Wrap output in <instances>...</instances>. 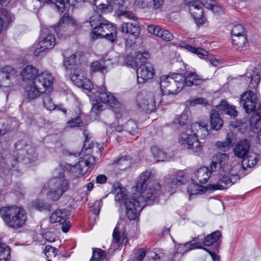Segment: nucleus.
Listing matches in <instances>:
<instances>
[{"mask_svg": "<svg viewBox=\"0 0 261 261\" xmlns=\"http://www.w3.org/2000/svg\"><path fill=\"white\" fill-rule=\"evenodd\" d=\"M208 125L203 122L193 123L190 128L182 132L178 137L180 144L186 147L191 153L199 155L202 152L203 145L198 137L203 139L209 135Z\"/></svg>", "mask_w": 261, "mask_h": 261, "instance_id": "obj_1", "label": "nucleus"}, {"mask_svg": "<svg viewBox=\"0 0 261 261\" xmlns=\"http://www.w3.org/2000/svg\"><path fill=\"white\" fill-rule=\"evenodd\" d=\"M150 175L148 171L142 172L138 177L135 186L136 190L141 193L140 196H142L144 202L149 204L155 201L161 193V185L158 181H150L147 188V182Z\"/></svg>", "mask_w": 261, "mask_h": 261, "instance_id": "obj_2", "label": "nucleus"}, {"mask_svg": "<svg viewBox=\"0 0 261 261\" xmlns=\"http://www.w3.org/2000/svg\"><path fill=\"white\" fill-rule=\"evenodd\" d=\"M101 16L97 13L90 18L91 27H94L90 33L92 40L103 37L107 40L114 42L117 38L116 28L107 20H101Z\"/></svg>", "mask_w": 261, "mask_h": 261, "instance_id": "obj_3", "label": "nucleus"}, {"mask_svg": "<svg viewBox=\"0 0 261 261\" xmlns=\"http://www.w3.org/2000/svg\"><path fill=\"white\" fill-rule=\"evenodd\" d=\"M64 170L61 166L57 167L54 171V177L47 182L49 190L46 193L47 198L58 200L69 189V181L64 175Z\"/></svg>", "mask_w": 261, "mask_h": 261, "instance_id": "obj_4", "label": "nucleus"}, {"mask_svg": "<svg viewBox=\"0 0 261 261\" xmlns=\"http://www.w3.org/2000/svg\"><path fill=\"white\" fill-rule=\"evenodd\" d=\"M0 215L6 225L14 229L23 226L27 220L25 211L16 206L1 208Z\"/></svg>", "mask_w": 261, "mask_h": 261, "instance_id": "obj_5", "label": "nucleus"}, {"mask_svg": "<svg viewBox=\"0 0 261 261\" xmlns=\"http://www.w3.org/2000/svg\"><path fill=\"white\" fill-rule=\"evenodd\" d=\"M186 4L189 6V11L193 16L197 24H203L204 19L202 17L203 7L211 10L214 13L221 12V7L215 1L205 0H185Z\"/></svg>", "mask_w": 261, "mask_h": 261, "instance_id": "obj_6", "label": "nucleus"}, {"mask_svg": "<svg viewBox=\"0 0 261 261\" xmlns=\"http://www.w3.org/2000/svg\"><path fill=\"white\" fill-rule=\"evenodd\" d=\"M182 74L177 73L172 76L163 75L160 77V88L164 94H177L184 87Z\"/></svg>", "mask_w": 261, "mask_h": 261, "instance_id": "obj_7", "label": "nucleus"}, {"mask_svg": "<svg viewBox=\"0 0 261 261\" xmlns=\"http://www.w3.org/2000/svg\"><path fill=\"white\" fill-rule=\"evenodd\" d=\"M122 200L125 205L126 215L130 220L136 219L142 208L145 205L142 196H135L133 198H125Z\"/></svg>", "mask_w": 261, "mask_h": 261, "instance_id": "obj_8", "label": "nucleus"}, {"mask_svg": "<svg viewBox=\"0 0 261 261\" xmlns=\"http://www.w3.org/2000/svg\"><path fill=\"white\" fill-rule=\"evenodd\" d=\"M161 96L160 94L155 95L153 93L140 94L138 96V106L146 113L152 112L155 108L156 103H161Z\"/></svg>", "mask_w": 261, "mask_h": 261, "instance_id": "obj_9", "label": "nucleus"}, {"mask_svg": "<svg viewBox=\"0 0 261 261\" xmlns=\"http://www.w3.org/2000/svg\"><path fill=\"white\" fill-rule=\"evenodd\" d=\"M257 95L251 90L244 92L240 98V105L242 107L245 112L248 114L256 111L257 103Z\"/></svg>", "mask_w": 261, "mask_h": 261, "instance_id": "obj_10", "label": "nucleus"}, {"mask_svg": "<svg viewBox=\"0 0 261 261\" xmlns=\"http://www.w3.org/2000/svg\"><path fill=\"white\" fill-rule=\"evenodd\" d=\"M18 72L13 67L7 66L0 69V87L13 86L17 82Z\"/></svg>", "mask_w": 261, "mask_h": 261, "instance_id": "obj_11", "label": "nucleus"}, {"mask_svg": "<svg viewBox=\"0 0 261 261\" xmlns=\"http://www.w3.org/2000/svg\"><path fill=\"white\" fill-rule=\"evenodd\" d=\"M97 93L100 102L109 106L112 108H117L120 103L116 96L111 92H109L105 86L97 88Z\"/></svg>", "mask_w": 261, "mask_h": 261, "instance_id": "obj_12", "label": "nucleus"}, {"mask_svg": "<svg viewBox=\"0 0 261 261\" xmlns=\"http://www.w3.org/2000/svg\"><path fill=\"white\" fill-rule=\"evenodd\" d=\"M56 44V38L54 35L49 34L43 38L39 42L34 44V55L38 56L44 52L53 48Z\"/></svg>", "mask_w": 261, "mask_h": 261, "instance_id": "obj_13", "label": "nucleus"}, {"mask_svg": "<svg viewBox=\"0 0 261 261\" xmlns=\"http://www.w3.org/2000/svg\"><path fill=\"white\" fill-rule=\"evenodd\" d=\"M54 77L51 74L47 71L38 74L34 82L37 86L42 89L45 93L48 94L51 92Z\"/></svg>", "mask_w": 261, "mask_h": 261, "instance_id": "obj_14", "label": "nucleus"}, {"mask_svg": "<svg viewBox=\"0 0 261 261\" xmlns=\"http://www.w3.org/2000/svg\"><path fill=\"white\" fill-rule=\"evenodd\" d=\"M250 126L251 130L257 134L256 142L261 144V104L252 114L250 120Z\"/></svg>", "mask_w": 261, "mask_h": 261, "instance_id": "obj_15", "label": "nucleus"}, {"mask_svg": "<svg viewBox=\"0 0 261 261\" xmlns=\"http://www.w3.org/2000/svg\"><path fill=\"white\" fill-rule=\"evenodd\" d=\"M69 212L67 210H58L56 211L50 217V221L52 223L59 222L62 224V229L63 232H67L69 229V226L67 221Z\"/></svg>", "mask_w": 261, "mask_h": 261, "instance_id": "obj_16", "label": "nucleus"}, {"mask_svg": "<svg viewBox=\"0 0 261 261\" xmlns=\"http://www.w3.org/2000/svg\"><path fill=\"white\" fill-rule=\"evenodd\" d=\"M154 74V69L151 63H147L145 65H141L137 70L138 82L144 83L151 79Z\"/></svg>", "mask_w": 261, "mask_h": 261, "instance_id": "obj_17", "label": "nucleus"}, {"mask_svg": "<svg viewBox=\"0 0 261 261\" xmlns=\"http://www.w3.org/2000/svg\"><path fill=\"white\" fill-rule=\"evenodd\" d=\"M250 147V143L246 139L238 141L233 149L234 155L239 158L242 159L248 154Z\"/></svg>", "mask_w": 261, "mask_h": 261, "instance_id": "obj_18", "label": "nucleus"}, {"mask_svg": "<svg viewBox=\"0 0 261 261\" xmlns=\"http://www.w3.org/2000/svg\"><path fill=\"white\" fill-rule=\"evenodd\" d=\"M211 172L206 167H201L197 170L192 177V180L199 184H205L209 179Z\"/></svg>", "mask_w": 261, "mask_h": 261, "instance_id": "obj_19", "label": "nucleus"}, {"mask_svg": "<svg viewBox=\"0 0 261 261\" xmlns=\"http://www.w3.org/2000/svg\"><path fill=\"white\" fill-rule=\"evenodd\" d=\"M232 179L228 175H223L219 177V180L214 181L207 186L208 190H224L231 186Z\"/></svg>", "mask_w": 261, "mask_h": 261, "instance_id": "obj_20", "label": "nucleus"}, {"mask_svg": "<svg viewBox=\"0 0 261 261\" xmlns=\"http://www.w3.org/2000/svg\"><path fill=\"white\" fill-rule=\"evenodd\" d=\"M183 76L185 80L184 86L189 87L201 85L205 81L196 72L186 71Z\"/></svg>", "mask_w": 261, "mask_h": 261, "instance_id": "obj_21", "label": "nucleus"}, {"mask_svg": "<svg viewBox=\"0 0 261 261\" xmlns=\"http://www.w3.org/2000/svg\"><path fill=\"white\" fill-rule=\"evenodd\" d=\"M236 141V137L232 132H228L224 141H218L216 142L215 146L222 151H226L233 146Z\"/></svg>", "mask_w": 261, "mask_h": 261, "instance_id": "obj_22", "label": "nucleus"}, {"mask_svg": "<svg viewBox=\"0 0 261 261\" xmlns=\"http://www.w3.org/2000/svg\"><path fill=\"white\" fill-rule=\"evenodd\" d=\"M38 70L36 67L32 65H28L23 69L20 75L21 76L23 81H30V83H31L35 80L38 74Z\"/></svg>", "mask_w": 261, "mask_h": 261, "instance_id": "obj_23", "label": "nucleus"}, {"mask_svg": "<svg viewBox=\"0 0 261 261\" xmlns=\"http://www.w3.org/2000/svg\"><path fill=\"white\" fill-rule=\"evenodd\" d=\"M60 26L58 29L61 28L62 24H66L69 27H71V29L74 33H76L81 30L82 25L81 23H78L74 19L69 16L68 14L65 13L59 21Z\"/></svg>", "mask_w": 261, "mask_h": 261, "instance_id": "obj_24", "label": "nucleus"}, {"mask_svg": "<svg viewBox=\"0 0 261 261\" xmlns=\"http://www.w3.org/2000/svg\"><path fill=\"white\" fill-rule=\"evenodd\" d=\"M42 93L45 92L42 89H40L35 82L30 83L25 87V96L28 99H34L39 97Z\"/></svg>", "mask_w": 261, "mask_h": 261, "instance_id": "obj_25", "label": "nucleus"}, {"mask_svg": "<svg viewBox=\"0 0 261 261\" xmlns=\"http://www.w3.org/2000/svg\"><path fill=\"white\" fill-rule=\"evenodd\" d=\"M120 31L123 33L131 34L137 37L140 33V29L137 23H133L132 22H125L121 24Z\"/></svg>", "mask_w": 261, "mask_h": 261, "instance_id": "obj_26", "label": "nucleus"}, {"mask_svg": "<svg viewBox=\"0 0 261 261\" xmlns=\"http://www.w3.org/2000/svg\"><path fill=\"white\" fill-rule=\"evenodd\" d=\"M22 151V154L24 155L23 158L19 159V157H17L16 160L19 161V160H21L25 163H28L34 161L36 159L35 150L33 146L27 145L24 147Z\"/></svg>", "mask_w": 261, "mask_h": 261, "instance_id": "obj_27", "label": "nucleus"}, {"mask_svg": "<svg viewBox=\"0 0 261 261\" xmlns=\"http://www.w3.org/2000/svg\"><path fill=\"white\" fill-rule=\"evenodd\" d=\"M218 111L217 109H213L211 111L210 114L211 127L216 130L220 129L223 124V120L220 118Z\"/></svg>", "mask_w": 261, "mask_h": 261, "instance_id": "obj_28", "label": "nucleus"}, {"mask_svg": "<svg viewBox=\"0 0 261 261\" xmlns=\"http://www.w3.org/2000/svg\"><path fill=\"white\" fill-rule=\"evenodd\" d=\"M216 109L221 113L229 115L232 117H236L238 114L236 107L229 105L225 100H222L221 103L216 106Z\"/></svg>", "mask_w": 261, "mask_h": 261, "instance_id": "obj_29", "label": "nucleus"}, {"mask_svg": "<svg viewBox=\"0 0 261 261\" xmlns=\"http://www.w3.org/2000/svg\"><path fill=\"white\" fill-rule=\"evenodd\" d=\"M232 43L237 49L242 51L247 49L248 46V41L246 35L243 36L231 37Z\"/></svg>", "mask_w": 261, "mask_h": 261, "instance_id": "obj_30", "label": "nucleus"}, {"mask_svg": "<svg viewBox=\"0 0 261 261\" xmlns=\"http://www.w3.org/2000/svg\"><path fill=\"white\" fill-rule=\"evenodd\" d=\"M258 160L257 155L256 154L252 153L246 155L243 158L242 162V168L243 169H247L248 168L254 167Z\"/></svg>", "mask_w": 261, "mask_h": 261, "instance_id": "obj_31", "label": "nucleus"}, {"mask_svg": "<svg viewBox=\"0 0 261 261\" xmlns=\"http://www.w3.org/2000/svg\"><path fill=\"white\" fill-rule=\"evenodd\" d=\"M93 4L103 13L111 12L113 9L108 0H94Z\"/></svg>", "mask_w": 261, "mask_h": 261, "instance_id": "obj_32", "label": "nucleus"}, {"mask_svg": "<svg viewBox=\"0 0 261 261\" xmlns=\"http://www.w3.org/2000/svg\"><path fill=\"white\" fill-rule=\"evenodd\" d=\"M88 167L87 161L84 156L80 158L79 162L72 166L71 170L77 174L83 175V172L87 170Z\"/></svg>", "mask_w": 261, "mask_h": 261, "instance_id": "obj_33", "label": "nucleus"}, {"mask_svg": "<svg viewBox=\"0 0 261 261\" xmlns=\"http://www.w3.org/2000/svg\"><path fill=\"white\" fill-rule=\"evenodd\" d=\"M108 61L102 60L100 61H95L92 63L90 67L91 71L92 72H104L107 71V68L109 66Z\"/></svg>", "mask_w": 261, "mask_h": 261, "instance_id": "obj_34", "label": "nucleus"}, {"mask_svg": "<svg viewBox=\"0 0 261 261\" xmlns=\"http://www.w3.org/2000/svg\"><path fill=\"white\" fill-rule=\"evenodd\" d=\"M208 190L207 187H205L197 184L196 182H193L189 184L187 187V191L190 196L197 194H202L205 193Z\"/></svg>", "mask_w": 261, "mask_h": 261, "instance_id": "obj_35", "label": "nucleus"}, {"mask_svg": "<svg viewBox=\"0 0 261 261\" xmlns=\"http://www.w3.org/2000/svg\"><path fill=\"white\" fill-rule=\"evenodd\" d=\"M187 181V177L182 171H178L176 172L173 177L171 179L170 183L173 186L184 185Z\"/></svg>", "mask_w": 261, "mask_h": 261, "instance_id": "obj_36", "label": "nucleus"}, {"mask_svg": "<svg viewBox=\"0 0 261 261\" xmlns=\"http://www.w3.org/2000/svg\"><path fill=\"white\" fill-rule=\"evenodd\" d=\"M84 53L82 51H79L75 53L74 54L71 55L69 57L67 58L64 61V65L67 68L68 66L74 65L80 62L81 60L84 57Z\"/></svg>", "mask_w": 261, "mask_h": 261, "instance_id": "obj_37", "label": "nucleus"}, {"mask_svg": "<svg viewBox=\"0 0 261 261\" xmlns=\"http://www.w3.org/2000/svg\"><path fill=\"white\" fill-rule=\"evenodd\" d=\"M85 77H86V73L83 69H82L80 67H77L71 76V80L75 85H79L81 83V81Z\"/></svg>", "mask_w": 261, "mask_h": 261, "instance_id": "obj_38", "label": "nucleus"}, {"mask_svg": "<svg viewBox=\"0 0 261 261\" xmlns=\"http://www.w3.org/2000/svg\"><path fill=\"white\" fill-rule=\"evenodd\" d=\"M10 259V248L0 240V261H9Z\"/></svg>", "mask_w": 261, "mask_h": 261, "instance_id": "obj_39", "label": "nucleus"}, {"mask_svg": "<svg viewBox=\"0 0 261 261\" xmlns=\"http://www.w3.org/2000/svg\"><path fill=\"white\" fill-rule=\"evenodd\" d=\"M221 237V232L216 231L206 236L203 240V244L205 246H211L216 243Z\"/></svg>", "mask_w": 261, "mask_h": 261, "instance_id": "obj_40", "label": "nucleus"}, {"mask_svg": "<svg viewBox=\"0 0 261 261\" xmlns=\"http://www.w3.org/2000/svg\"><path fill=\"white\" fill-rule=\"evenodd\" d=\"M213 159L224 168L228 167L227 164L229 161V155L227 153H220L215 154Z\"/></svg>", "mask_w": 261, "mask_h": 261, "instance_id": "obj_41", "label": "nucleus"}, {"mask_svg": "<svg viewBox=\"0 0 261 261\" xmlns=\"http://www.w3.org/2000/svg\"><path fill=\"white\" fill-rule=\"evenodd\" d=\"M124 189L121 187V185L118 183H115L113 186L112 192L116 194V199L120 200L125 197L124 193Z\"/></svg>", "mask_w": 261, "mask_h": 261, "instance_id": "obj_42", "label": "nucleus"}, {"mask_svg": "<svg viewBox=\"0 0 261 261\" xmlns=\"http://www.w3.org/2000/svg\"><path fill=\"white\" fill-rule=\"evenodd\" d=\"M151 152L157 161H164L167 158V154L162 150L156 147L151 148Z\"/></svg>", "mask_w": 261, "mask_h": 261, "instance_id": "obj_43", "label": "nucleus"}, {"mask_svg": "<svg viewBox=\"0 0 261 261\" xmlns=\"http://www.w3.org/2000/svg\"><path fill=\"white\" fill-rule=\"evenodd\" d=\"M123 127L125 130L131 135H135L138 132L137 125L136 122L133 120H130L128 121Z\"/></svg>", "mask_w": 261, "mask_h": 261, "instance_id": "obj_44", "label": "nucleus"}, {"mask_svg": "<svg viewBox=\"0 0 261 261\" xmlns=\"http://www.w3.org/2000/svg\"><path fill=\"white\" fill-rule=\"evenodd\" d=\"M186 105L187 106L194 107L197 105H207L208 104L207 100L202 97L197 98L195 99H191L187 100L186 101Z\"/></svg>", "mask_w": 261, "mask_h": 261, "instance_id": "obj_45", "label": "nucleus"}, {"mask_svg": "<svg viewBox=\"0 0 261 261\" xmlns=\"http://www.w3.org/2000/svg\"><path fill=\"white\" fill-rule=\"evenodd\" d=\"M189 246H190V245L187 243L184 244H178L177 246H175L176 251L174 254V256H178V255L181 256L187 252L189 251L190 250L188 247Z\"/></svg>", "mask_w": 261, "mask_h": 261, "instance_id": "obj_46", "label": "nucleus"}, {"mask_svg": "<svg viewBox=\"0 0 261 261\" xmlns=\"http://www.w3.org/2000/svg\"><path fill=\"white\" fill-rule=\"evenodd\" d=\"M231 37L243 36L246 35L244 27L241 24L234 25L231 32Z\"/></svg>", "mask_w": 261, "mask_h": 261, "instance_id": "obj_47", "label": "nucleus"}, {"mask_svg": "<svg viewBox=\"0 0 261 261\" xmlns=\"http://www.w3.org/2000/svg\"><path fill=\"white\" fill-rule=\"evenodd\" d=\"M210 168L211 170H210L211 172V174L217 172L218 173L220 174L222 172H225V171H227V168H223L220 164H218L214 159H213V161L211 164Z\"/></svg>", "mask_w": 261, "mask_h": 261, "instance_id": "obj_48", "label": "nucleus"}, {"mask_svg": "<svg viewBox=\"0 0 261 261\" xmlns=\"http://www.w3.org/2000/svg\"><path fill=\"white\" fill-rule=\"evenodd\" d=\"M47 2L54 5L59 12L63 13L65 11V4L64 0H47Z\"/></svg>", "mask_w": 261, "mask_h": 261, "instance_id": "obj_49", "label": "nucleus"}, {"mask_svg": "<svg viewBox=\"0 0 261 261\" xmlns=\"http://www.w3.org/2000/svg\"><path fill=\"white\" fill-rule=\"evenodd\" d=\"M188 122V115L186 113H182L180 116L176 118L173 120L174 124H178L179 126H184Z\"/></svg>", "mask_w": 261, "mask_h": 261, "instance_id": "obj_50", "label": "nucleus"}, {"mask_svg": "<svg viewBox=\"0 0 261 261\" xmlns=\"http://www.w3.org/2000/svg\"><path fill=\"white\" fill-rule=\"evenodd\" d=\"M43 101L44 106L48 110H54L55 108V105L53 102L51 97L48 95H45L43 97Z\"/></svg>", "mask_w": 261, "mask_h": 261, "instance_id": "obj_51", "label": "nucleus"}, {"mask_svg": "<svg viewBox=\"0 0 261 261\" xmlns=\"http://www.w3.org/2000/svg\"><path fill=\"white\" fill-rule=\"evenodd\" d=\"M158 37L166 41H169L173 38V36L171 33L168 30L163 29H161Z\"/></svg>", "mask_w": 261, "mask_h": 261, "instance_id": "obj_52", "label": "nucleus"}, {"mask_svg": "<svg viewBox=\"0 0 261 261\" xmlns=\"http://www.w3.org/2000/svg\"><path fill=\"white\" fill-rule=\"evenodd\" d=\"M241 168H242V164H240L238 163L231 168L228 167L227 168V170L228 171H225V172H229L232 176H238L239 175L240 172L241 171Z\"/></svg>", "mask_w": 261, "mask_h": 261, "instance_id": "obj_53", "label": "nucleus"}, {"mask_svg": "<svg viewBox=\"0 0 261 261\" xmlns=\"http://www.w3.org/2000/svg\"><path fill=\"white\" fill-rule=\"evenodd\" d=\"M187 47L188 50L197 54L200 58L207 56V51L202 48H197L193 46H187Z\"/></svg>", "mask_w": 261, "mask_h": 261, "instance_id": "obj_54", "label": "nucleus"}, {"mask_svg": "<svg viewBox=\"0 0 261 261\" xmlns=\"http://www.w3.org/2000/svg\"><path fill=\"white\" fill-rule=\"evenodd\" d=\"M83 122L80 117H77L69 120L67 123V126L70 128L82 127Z\"/></svg>", "mask_w": 261, "mask_h": 261, "instance_id": "obj_55", "label": "nucleus"}, {"mask_svg": "<svg viewBox=\"0 0 261 261\" xmlns=\"http://www.w3.org/2000/svg\"><path fill=\"white\" fill-rule=\"evenodd\" d=\"M76 86L79 87H82L88 91L92 90L93 88V85L91 82L86 77L81 81V83L79 85Z\"/></svg>", "mask_w": 261, "mask_h": 261, "instance_id": "obj_56", "label": "nucleus"}, {"mask_svg": "<svg viewBox=\"0 0 261 261\" xmlns=\"http://www.w3.org/2000/svg\"><path fill=\"white\" fill-rule=\"evenodd\" d=\"M122 237L120 232V224L118 223L113 233V242L116 243H119Z\"/></svg>", "mask_w": 261, "mask_h": 261, "instance_id": "obj_57", "label": "nucleus"}, {"mask_svg": "<svg viewBox=\"0 0 261 261\" xmlns=\"http://www.w3.org/2000/svg\"><path fill=\"white\" fill-rule=\"evenodd\" d=\"M44 254L47 257H55L58 252V250L55 248L50 246H46L44 250Z\"/></svg>", "mask_w": 261, "mask_h": 261, "instance_id": "obj_58", "label": "nucleus"}, {"mask_svg": "<svg viewBox=\"0 0 261 261\" xmlns=\"http://www.w3.org/2000/svg\"><path fill=\"white\" fill-rule=\"evenodd\" d=\"M33 207L39 211H42L44 210L49 208V206L46 205L44 202L40 200H37L35 201L32 205Z\"/></svg>", "mask_w": 261, "mask_h": 261, "instance_id": "obj_59", "label": "nucleus"}, {"mask_svg": "<svg viewBox=\"0 0 261 261\" xmlns=\"http://www.w3.org/2000/svg\"><path fill=\"white\" fill-rule=\"evenodd\" d=\"M103 251L101 249L94 250L91 261H99L103 255Z\"/></svg>", "mask_w": 261, "mask_h": 261, "instance_id": "obj_60", "label": "nucleus"}, {"mask_svg": "<svg viewBox=\"0 0 261 261\" xmlns=\"http://www.w3.org/2000/svg\"><path fill=\"white\" fill-rule=\"evenodd\" d=\"M125 63L126 65L132 68H134L137 66V62L136 58L135 59L134 57L128 55L125 57Z\"/></svg>", "mask_w": 261, "mask_h": 261, "instance_id": "obj_61", "label": "nucleus"}, {"mask_svg": "<svg viewBox=\"0 0 261 261\" xmlns=\"http://www.w3.org/2000/svg\"><path fill=\"white\" fill-rule=\"evenodd\" d=\"M161 29L162 28L157 25H149L148 26L147 30L149 33L158 36Z\"/></svg>", "mask_w": 261, "mask_h": 261, "instance_id": "obj_62", "label": "nucleus"}, {"mask_svg": "<svg viewBox=\"0 0 261 261\" xmlns=\"http://www.w3.org/2000/svg\"><path fill=\"white\" fill-rule=\"evenodd\" d=\"M146 255V252L144 249H140L133 261H142Z\"/></svg>", "mask_w": 261, "mask_h": 261, "instance_id": "obj_63", "label": "nucleus"}, {"mask_svg": "<svg viewBox=\"0 0 261 261\" xmlns=\"http://www.w3.org/2000/svg\"><path fill=\"white\" fill-rule=\"evenodd\" d=\"M102 104L98 101H96L92 105V107L91 108V112L94 114H97L99 111H100L102 110Z\"/></svg>", "mask_w": 261, "mask_h": 261, "instance_id": "obj_64", "label": "nucleus"}]
</instances>
